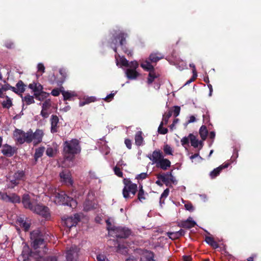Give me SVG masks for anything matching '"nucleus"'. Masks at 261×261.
<instances>
[{
  "instance_id": "nucleus-11",
  "label": "nucleus",
  "mask_w": 261,
  "mask_h": 261,
  "mask_svg": "<svg viewBox=\"0 0 261 261\" xmlns=\"http://www.w3.org/2000/svg\"><path fill=\"white\" fill-rule=\"evenodd\" d=\"M80 248L76 245H72L67 249L66 257L67 261H77L79 258Z\"/></svg>"
},
{
  "instance_id": "nucleus-12",
  "label": "nucleus",
  "mask_w": 261,
  "mask_h": 261,
  "mask_svg": "<svg viewBox=\"0 0 261 261\" xmlns=\"http://www.w3.org/2000/svg\"><path fill=\"white\" fill-rule=\"evenodd\" d=\"M132 233L130 229L126 227L119 226L114 229V233L112 235H114L117 238H127Z\"/></svg>"
},
{
  "instance_id": "nucleus-34",
  "label": "nucleus",
  "mask_w": 261,
  "mask_h": 261,
  "mask_svg": "<svg viewBox=\"0 0 261 261\" xmlns=\"http://www.w3.org/2000/svg\"><path fill=\"white\" fill-rule=\"evenodd\" d=\"M21 96L22 97V101L24 102L27 105H30L35 103V100L34 99V96H31L29 94H28L24 97L21 95Z\"/></svg>"
},
{
  "instance_id": "nucleus-7",
  "label": "nucleus",
  "mask_w": 261,
  "mask_h": 261,
  "mask_svg": "<svg viewBox=\"0 0 261 261\" xmlns=\"http://www.w3.org/2000/svg\"><path fill=\"white\" fill-rule=\"evenodd\" d=\"M95 193L92 190H89L87 198L84 203V210L88 212L98 207V203L94 200Z\"/></svg>"
},
{
  "instance_id": "nucleus-13",
  "label": "nucleus",
  "mask_w": 261,
  "mask_h": 261,
  "mask_svg": "<svg viewBox=\"0 0 261 261\" xmlns=\"http://www.w3.org/2000/svg\"><path fill=\"white\" fill-rule=\"evenodd\" d=\"M59 73L61 77L59 79L57 78L54 74H53L49 82L51 84H56L58 86H61L65 81L67 76V72L65 69L61 68L59 70Z\"/></svg>"
},
{
  "instance_id": "nucleus-19",
  "label": "nucleus",
  "mask_w": 261,
  "mask_h": 261,
  "mask_svg": "<svg viewBox=\"0 0 261 261\" xmlns=\"http://www.w3.org/2000/svg\"><path fill=\"white\" fill-rule=\"evenodd\" d=\"M230 165L229 162H225L222 165H220L218 167L214 169L210 173V176L211 178H214L217 177L218 175H219L220 172L222 171L223 169H225L227 168Z\"/></svg>"
},
{
  "instance_id": "nucleus-54",
  "label": "nucleus",
  "mask_w": 261,
  "mask_h": 261,
  "mask_svg": "<svg viewBox=\"0 0 261 261\" xmlns=\"http://www.w3.org/2000/svg\"><path fill=\"white\" fill-rule=\"evenodd\" d=\"M120 58V62L121 65L125 67H128L129 65L128 61L124 57H119Z\"/></svg>"
},
{
  "instance_id": "nucleus-16",
  "label": "nucleus",
  "mask_w": 261,
  "mask_h": 261,
  "mask_svg": "<svg viewBox=\"0 0 261 261\" xmlns=\"http://www.w3.org/2000/svg\"><path fill=\"white\" fill-rule=\"evenodd\" d=\"M1 151L2 153L6 156L11 157L16 153L17 148L6 144L3 145V147Z\"/></svg>"
},
{
  "instance_id": "nucleus-20",
  "label": "nucleus",
  "mask_w": 261,
  "mask_h": 261,
  "mask_svg": "<svg viewBox=\"0 0 261 261\" xmlns=\"http://www.w3.org/2000/svg\"><path fill=\"white\" fill-rule=\"evenodd\" d=\"M196 224V222L192 220L191 217H189L187 220L181 221L178 226L184 228L190 229L194 227Z\"/></svg>"
},
{
  "instance_id": "nucleus-18",
  "label": "nucleus",
  "mask_w": 261,
  "mask_h": 261,
  "mask_svg": "<svg viewBox=\"0 0 261 261\" xmlns=\"http://www.w3.org/2000/svg\"><path fill=\"white\" fill-rule=\"evenodd\" d=\"M148 158L153 163L156 164L164 156L162 152L160 149H156L154 150L151 154H149Z\"/></svg>"
},
{
  "instance_id": "nucleus-45",
  "label": "nucleus",
  "mask_w": 261,
  "mask_h": 261,
  "mask_svg": "<svg viewBox=\"0 0 261 261\" xmlns=\"http://www.w3.org/2000/svg\"><path fill=\"white\" fill-rule=\"evenodd\" d=\"M163 150L165 155H173V149L168 144L164 145L163 147Z\"/></svg>"
},
{
  "instance_id": "nucleus-43",
  "label": "nucleus",
  "mask_w": 261,
  "mask_h": 261,
  "mask_svg": "<svg viewBox=\"0 0 261 261\" xmlns=\"http://www.w3.org/2000/svg\"><path fill=\"white\" fill-rule=\"evenodd\" d=\"M158 76L156 75L154 70L152 71H149L148 74V77L147 79V83L148 84H151L154 81V79L157 78Z\"/></svg>"
},
{
  "instance_id": "nucleus-3",
  "label": "nucleus",
  "mask_w": 261,
  "mask_h": 261,
  "mask_svg": "<svg viewBox=\"0 0 261 261\" xmlns=\"http://www.w3.org/2000/svg\"><path fill=\"white\" fill-rule=\"evenodd\" d=\"M47 236L48 234L39 229L33 230L30 234L32 247L34 249H37L44 245L45 240L47 239Z\"/></svg>"
},
{
  "instance_id": "nucleus-26",
  "label": "nucleus",
  "mask_w": 261,
  "mask_h": 261,
  "mask_svg": "<svg viewBox=\"0 0 261 261\" xmlns=\"http://www.w3.org/2000/svg\"><path fill=\"white\" fill-rule=\"evenodd\" d=\"M10 202L13 203H19L21 202L20 197L15 193H12L11 195H8L7 202Z\"/></svg>"
},
{
  "instance_id": "nucleus-31",
  "label": "nucleus",
  "mask_w": 261,
  "mask_h": 261,
  "mask_svg": "<svg viewBox=\"0 0 261 261\" xmlns=\"http://www.w3.org/2000/svg\"><path fill=\"white\" fill-rule=\"evenodd\" d=\"M199 133L201 139L203 141L205 140L208 135V130L206 126L202 125L199 129Z\"/></svg>"
},
{
  "instance_id": "nucleus-39",
  "label": "nucleus",
  "mask_w": 261,
  "mask_h": 261,
  "mask_svg": "<svg viewBox=\"0 0 261 261\" xmlns=\"http://www.w3.org/2000/svg\"><path fill=\"white\" fill-rule=\"evenodd\" d=\"M16 86L17 87V90L18 91V94H22L25 91V86L23 82L20 80L16 84Z\"/></svg>"
},
{
  "instance_id": "nucleus-2",
  "label": "nucleus",
  "mask_w": 261,
  "mask_h": 261,
  "mask_svg": "<svg viewBox=\"0 0 261 261\" xmlns=\"http://www.w3.org/2000/svg\"><path fill=\"white\" fill-rule=\"evenodd\" d=\"M63 146V155L64 159L67 161H72L75 155L81 151L79 141L76 139L65 141Z\"/></svg>"
},
{
  "instance_id": "nucleus-25",
  "label": "nucleus",
  "mask_w": 261,
  "mask_h": 261,
  "mask_svg": "<svg viewBox=\"0 0 261 261\" xmlns=\"http://www.w3.org/2000/svg\"><path fill=\"white\" fill-rule=\"evenodd\" d=\"M157 178L162 180L166 186H171V184L169 179V177L168 175V172L166 173L158 174Z\"/></svg>"
},
{
  "instance_id": "nucleus-1",
  "label": "nucleus",
  "mask_w": 261,
  "mask_h": 261,
  "mask_svg": "<svg viewBox=\"0 0 261 261\" xmlns=\"http://www.w3.org/2000/svg\"><path fill=\"white\" fill-rule=\"evenodd\" d=\"M21 201L25 208L30 210L33 212L41 216L45 219L50 218V214L49 208L41 204H34L32 202L29 194H23Z\"/></svg>"
},
{
  "instance_id": "nucleus-5",
  "label": "nucleus",
  "mask_w": 261,
  "mask_h": 261,
  "mask_svg": "<svg viewBox=\"0 0 261 261\" xmlns=\"http://www.w3.org/2000/svg\"><path fill=\"white\" fill-rule=\"evenodd\" d=\"M124 187L122 190V194L125 199L132 198L135 196L138 191V186L136 184L133 183L129 178L123 179Z\"/></svg>"
},
{
  "instance_id": "nucleus-24",
  "label": "nucleus",
  "mask_w": 261,
  "mask_h": 261,
  "mask_svg": "<svg viewBox=\"0 0 261 261\" xmlns=\"http://www.w3.org/2000/svg\"><path fill=\"white\" fill-rule=\"evenodd\" d=\"M127 78L129 80H135L139 75V72L134 69H127L125 71Z\"/></svg>"
},
{
  "instance_id": "nucleus-55",
  "label": "nucleus",
  "mask_w": 261,
  "mask_h": 261,
  "mask_svg": "<svg viewBox=\"0 0 261 261\" xmlns=\"http://www.w3.org/2000/svg\"><path fill=\"white\" fill-rule=\"evenodd\" d=\"M46 154L49 157H53L55 154V151L52 147H48L46 150Z\"/></svg>"
},
{
  "instance_id": "nucleus-56",
  "label": "nucleus",
  "mask_w": 261,
  "mask_h": 261,
  "mask_svg": "<svg viewBox=\"0 0 261 261\" xmlns=\"http://www.w3.org/2000/svg\"><path fill=\"white\" fill-rule=\"evenodd\" d=\"M129 65L128 67H130L132 69H134L136 70V69L139 66V64L136 61H131L130 63H129Z\"/></svg>"
},
{
  "instance_id": "nucleus-21",
  "label": "nucleus",
  "mask_w": 261,
  "mask_h": 261,
  "mask_svg": "<svg viewBox=\"0 0 261 261\" xmlns=\"http://www.w3.org/2000/svg\"><path fill=\"white\" fill-rule=\"evenodd\" d=\"M156 166L164 170H166L171 166V162L168 159L163 158L156 164Z\"/></svg>"
},
{
  "instance_id": "nucleus-50",
  "label": "nucleus",
  "mask_w": 261,
  "mask_h": 261,
  "mask_svg": "<svg viewBox=\"0 0 261 261\" xmlns=\"http://www.w3.org/2000/svg\"><path fill=\"white\" fill-rule=\"evenodd\" d=\"M114 172L115 175H116L117 176L119 177H123V172L121 171V169L117 166H116L114 168Z\"/></svg>"
},
{
  "instance_id": "nucleus-29",
  "label": "nucleus",
  "mask_w": 261,
  "mask_h": 261,
  "mask_svg": "<svg viewBox=\"0 0 261 261\" xmlns=\"http://www.w3.org/2000/svg\"><path fill=\"white\" fill-rule=\"evenodd\" d=\"M44 150V147H40L35 149V152L34 154L35 163L37 162L39 158H41L43 155Z\"/></svg>"
},
{
  "instance_id": "nucleus-41",
  "label": "nucleus",
  "mask_w": 261,
  "mask_h": 261,
  "mask_svg": "<svg viewBox=\"0 0 261 261\" xmlns=\"http://www.w3.org/2000/svg\"><path fill=\"white\" fill-rule=\"evenodd\" d=\"M6 100L3 101L2 105L3 108L10 109L13 105L11 99L8 96H6Z\"/></svg>"
},
{
  "instance_id": "nucleus-33",
  "label": "nucleus",
  "mask_w": 261,
  "mask_h": 261,
  "mask_svg": "<svg viewBox=\"0 0 261 261\" xmlns=\"http://www.w3.org/2000/svg\"><path fill=\"white\" fill-rule=\"evenodd\" d=\"M19 225L21 227L23 228L25 231L29 230L30 227V223L24 221L21 218L18 219Z\"/></svg>"
},
{
  "instance_id": "nucleus-58",
  "label": "nucleus",
  "mask_w": 261,
  "mask_h": 261,
  "mask_svg": "<svg viewBox=\"0 0 261 261\" xmlns=\"http://www.w3.org/2000/svg\"><path fill=\"white\" fill-rule=\"evenodd\" d=\"M50 102L49 100H46L43 103L42 106V109L47 110L50 107Z\"/></svg>"
},
{
  "instance_id": "nucleus-32",
  "label": "nucleus",
  "mask_w": 261,
  "mask_h": 261,
  "mask_svg": "<svg viewBox=\"0 0 261 261\" xmlns=\"http://www.w3.org/2000/svg\"><path fill=\"white\" fill-rule=\"evenodd\" d=\"M34 96L36 99L43 101L49 96V93L43 91L39 93H34Z\"/></svg>"
},
{
  "instance_id": "nucleus-10",
  "label": "nucleus",
  "mask_w": 261,
  "mask_h": 261,
  "mask_svg": "<svg viewBox=\"0 0 261 261\" xmlns=\"http://www.w3.org/2000/svg\"><path fill=\"white\" fill-rule=\"evenodd\" d=\"M29 132V137H30V143L33 142L34 145H36L42 141V138L44 136V132L42 129H37L34 133L33 132L31 129H30Z\"/></svg>"
},
{
  "instance_id": "nucleus-63",
  "label": "nucleus",
  "mask_w": 261,
  "mask_h": 261,
  "mask_svg": "<svg viewBox=\"0 0 261 261\" xmlns=\"http://www.w3.org/2000/svg\"><path fill=\"white\" fill-rule=\"evenodd\" d=\"M124 143L128 149H130L132 148V141L130 139H125Z\"/></svg>"
},
{
  "instance_id": "nucleus-53",
  "label": "nucleus",
  "mask_w": 261,
  "mask_h": 261,
  "mask_svg": "<svg viewBox=\"0 0 261 261\" xmlns=\"http://www.w3.org/2000/svg\"><path fill=\"white\" fill-rule=\"evenodd\" d=\"M148 176V174L146 172H143L138 175H137L136 177V179L139 180H143L146 178Z\"/></svg>"
},
{
  "instance_id": "nucleus-52",
  "label": "nucleus",
  "mask_w": 261,
  "mask_h": 261,
  "mask_svg": "<svg viewBox=\"0 0 261 261\" xmlns=\"http://www.w3.org/2000/svg\"><path fill=\"white\" fill-rule=\"evenodd\" d=\"M97 261H110L106 256L102 254H99L96 256Z\"/></svg>"
},
{
  "instance_id": "nucleus-23",
  "label": "nucleus",
  "mask_w": 261,
  "mask_h": 261,
  "mask_svg": "<svg viewBox=\"0 0 261 261\" xmlns=\"http://www.w3.org/2000/svg\"><path fill=\"white\" fill-rule=\"evenodd\" d=\"M28 87L33 90L34 93H39L43 91V86L39 83L34 82L30 84Z\"/></svg>"
},
{
  "instance_id": "nucleus-8",
  "label": "nucleus",
  "mask_w": 261,
  "mask_h": 261,
  "mask_svg": "<svg viewBox=\"0 0 261 261\" xmlns=\"http://www.w3.org/2000/svg\"><path fill=\"white\" fill-rule=\"evenodd\" d=\"M127 37L128 35L127 33L121 31L114 37V40L116 42L118 40L123 52L128 56H132L133 55L132 51L129 50L126 46V38Z\"/></svg>"
},
{
  "instance_id": "nucleus-49",
  "label": "nucleus",
  "mask_w": 261,
  "mask_h": 261,
  "mask_svg": "<svg viewBox=\"0 0 261 261\" xmlns=\"http://www.w3.org/2000/svg\"><path fill=\"white\" fill-rule=\"evenodd\" d=\"M60 89L58 88H55L52 90L51 92V94L52 95L54 96H58L60 95V93H61V91H63L64 88L63 87L60 86Z\"/></svg>"
},
{
  "instance_id": "nucleus-40",
  "label": "nucleus",
  "mask_w": 261,
  "mask_h": 261,
  "mask_svg": "<svg viewBox=\"0 0 261 261\" xmlns=\"http://www.w3.org/2000/svg\"><path fill=\"white\" fill-rule=\"evenodd\" d=\"M169 194V189L168 188L166 189L163 193L161 194L160 199V204L162 206L163 204H165V200Z\"/></svg>"
},
{
  "instance_id": "nucleus-62",
  "label": "nucleus",
  "mask_w": 261,
  "mask_h": 261,
  "mask_svg": "<svg viewBox=\"0 0 261 261\" xmlns=\"http://www.w3.org/2000/svg\"><path fill=\"white\" fill-rule=\"evenodd\" d=\"M114 95L115 93H112L108 95L104 99L106 101L109 102L113 99Z\"/></svg>"
},
{
  "instance_id": "nucleus-17",
  "label": "nucleus",
  "mask_w": 261,
  "mask_h": 261,
  "mask_svg": "<svg viewBox=\"0 0 261 261\" xmlns=\"http://www.w3.org/2000/svg\"><path fill=\"white\" fill-rule=\"evenodd\" d=\"M60 177L62 181L65 182L67 185H72L73 180L71 179V175L70 172L68 170H63L60 173Z\"/></svg>"
},
{
  "instance_id": "nucleus-57",
  "label": "nucleus",
  "mask_w": 261,
  "mask_h": 261,
  "mask_svg": "<svg viewBox=\"0 0 261 261\" xmlns=\"http://www.w3.org/2000/svg\"><path fill=\"white\" fill-rule=\"evenodd\" d=\"M167 235L170 239L174 240L179 238L176 232H168Z\"/></svg>"
},
{
  "instance_id": "nucleus-61",
  "label": "nucleus",
  "mask_w": 261,
  "mask_h": 261,
  "mask_svg": "<svg viewBox=\"0 0 261 261\" xmlns=\"http://www.w3.org/2000/svg\"><path fill=\"white\" fill-rule=\"evenodd\" d=\"M189 137H184L181 140V145L182 146H185L186 145H188L189 144Z\"/></svg>"
},
{
  "instance_id": "nucleus-6",
  "label": "nucleus",
  "mask_w": 261,
  "mask_h": 261,
  "mask_svg": "<svg viewBox=\"0 0 261 261\" xmlns=\"http://www.w3.org/2000/svg\"><path fill=\"white\" fill-rule=\"evenodd\" d=\"M7 178L10 182L8 185V188L13 189L19 185L20 181L24 180L25 172L23 170H18Z\"/></svg>"
},
{
  "instance_id": "nucleus-64",
  "label": "nucleus",
  "mask_w": 261,
  "mask_h": 261,
  "mask_svg": "<svg viewBox=\"0 0 261 261\" xmlns=\"http://www.w3.org/2000/svg\"><path fill=\"white\" fill-rule=\"evenodd\" d=\"M47 110L42 109L40 115L44 118H47L49 116V113L47 112Z\"/></svg>"
},
{
  "instance_id": "nucleus-48",
  "label": "nucleus",
  "mask_w": 261,
  "mask_h": 261,
  "mask_svg": "<svg viewBox=\"0 0 261 261\" xmlns=\"http://www.w3.org/2000/svg\"><path fill=\"white\" fill-rule=\"evenodd\" d=\"M106 222L107 226V229L109 233L112 235V233H114V229H115L116 227L113 226L109 220H107Z\"/></svg>"
},
{
  "instance_id": "nucleus-44",
  "label": "nucleus",
  "mask_w": 261,
  "mask_h": 261,
  "mask_svg": "<svg viewBox=\"0 0 261 261\" xmlns=\"http://www.w3.org/2000/svg\"><path fill=\"white\" fill-rule=\"evenodd\" d=\"M96 100V98L94 97H89L87 98L84 101H81L79 103L80 107H83L85 105L89 104L90 102H94Z\"/></svg>"
},
{
  "instance_id": "nucleus-46",
  "label": "nucleus",
  "mask_w": 261,
  "mask_h": 261,
  "mask_svg": "<svg viewBox=\"0 0 261 261\" xmlns=\"http://www.w3.org/2000/svg\"><path fill=\"white\" fill-rule=\"evenodd\" d=\"M127 248L123 245L118 244L117 246V251L123 254L127 253Z\"/></svg>"
},
{
  "instance_id": "nucleus-4",
  "label": "nucleus",
  "mask_w": 261,
  "mask_h": 261,
  "mask_svg": "<svg viewBox=\"0 0 261 261\" xmlns=\"http://www.w3.org/2000/svg\"><path fill=\"white\" fill-rule=\"evenodd\" d=\"M55 195V202L59 205H64L75 208L77 206V202L73 198L68 196L64 191L56 192Z\"/></svg>"
},
{
  "instance_id": "nucleus-47",
  "label": "nucleus",
  "mask_w": 261,
  "mask_h": 261,
  "mask_svg": "<svg viewBox=\"0 0 261 261\" xmlns=\"http://www.w3.org/2000/svg\"><path fill=\"white\" fill-rule=\"evenodd\" d=\"M165 125V124L163 122H161L159 127H158V132L160 134H162V135H165L168 132V130L167 128H165V127H163V125Z\"/></svg>"
},
{
  "instance_id": "nucleus-42",
  "label": "nucleus",
  "mask_w": 261,
  "mask_h": 261,
  "mask_svg": "<svg viewBox=\"0 0 261 261\" xmlns=\"http://www.w3.org/2000/svg\"><path fill=\"white\" fill-rule=\"evenodd\" d=\"M172 115V111L171 110L165 113V114L163 116V120L162 122H163L165 125H166L168 122L169 119L171 117Z\"/></svg>"
},
{
  "instance_id": "nucleus-22",
  "label": "nucleus",
  "mask_w": 261,
  "mask_h": 261,
  "mask_svg": "<svg viewBox=\"0 0 261 261\" xmlns=\"http://www.w3.org/2000/svg\"><path fill=\"white\" fill-rule=\"evenodd\" d=\"M154 254L151 251L146 250L142 255L140 261H155Z\"/></svg>"
},
{
  "instance_id": "nucleus-51",
  "label": "nucleus",
  "mask_w": 261,
  "mask_h": 261,
  "mask_svg": "<svg viewBox=\"0 0 261 261\" xmlns=\"http://www.w3.org/2000/svg\"><path fill=\"white\" fill-rule=\"evenodd\" d=\"M173 110H171L172 111V114H173V115L174 117H177L178 116L180 113V108L179 106H174L172 108Z\"/></svg>"
},
{
  "instance_id": "nucleus-30",
  "label": "nucleus",
  "mask_w": 261,
  "mask_h": 261,
  "mask_svg": "<svg viewBox=\"0 0 261 261\" xmlns=\"http://www.w3.org/2000/svg\"><path fill=\"white\" fill-rule=\"evenodd\" d=\"M205 241L213 248L216 249L219 247L218 244L214 240L213 237L209 236L205 237Z\"/></svg>"
},
{
  "instance_id": "nucleus-9",
  "label": "nucleus",
  "mask_w": 261,
  "mask_h": 261,
  "mask_svg": "<svg viewBox=\"0 0 261 261\" xmlns=\"http://www.w3.org/2000/svg\"><path fill=\"white\" fill-rule=\"evenodd\" d=\"M15 140L19 144H22L24 142L30 143L29 132H24L21 129L16 128L13 133Z\"/></svg>"
},
{
  "instance_id": "nucleus-37",
  "label": "nucleus",
  "mask_w": 261,
  "mask_h": 261,
  "mask_svg": "<svg viewBox=\"0 0 261 261\" xmlns=\"http://www.w3.org/2000/svg\"><path fill=\"white\" fill-rule=\"evenodd\" d=\"M140 66L142 68L146 71H152L154 70V67L147 61L141 63Z\"/></svg>"
},
{
  "instance_id": "nucleus-38",
  "label": "nucleus",
  "mask_w": 261,
  "mask_h": 261,
  "mask_svg": "<svg viewBox=\"0 0 261 261\" xmlns=\"http://www.w3.org/2000/svg\"><path fill=\"white\" fill-rule=\"evenodd\" d=\"M189 137L191 141V145L194 148L198 147L199 146V140L196 139V136L192 134H190Z\"/></svg>"
},
{
  "instance_id": "nucleus-36",
  "label": "nucleus",
  "mask_w": 261,
  "mask_h": 261,
  "mask_svg": "<svg viewBox=\"0 0 261 261\" xmlns=\"http://www.w3.org/2000/svg\"><path fill=\"white\" fill-rule=\"evenodd\" d=\"M147 195V193L145 192V191H138L137 194V199L135 200V202H137V201H139L141 202H142L143 200L146 199V196Z\"/></svg>"
},
{
  "instance_id": "nucleus-27",
  "label": "nucleus",
  "mask_w": 261,
  "mask_h": 261,
  "mask_svg": "<svg viewBox=\"0 0 261 261\" xmlns=\"http://www.w3.org/2000/svg\"><path fill=\"white\" fill-rule=\"evenodd\" d=\"M135 144L138 146H140L143 144V138L141 131H138L136 133L135 136Z\"/></svg>"
},
{
  "instance_id": "nucleus-59",
  "label": "nucleus",
  "mask_w": 261,
  "mask_h": 261,
  "mask_svg": "<svg viewBox=\"0 0 261 261\" xmlns=\"http://www.w3.org/2000/svg\"><path fill=\"white\" fill-rule=\"evenodd\" d=\"M168 176L169 177V179H170V184H176L177 180L175 179V177L172 174V172L171 171V172H168Z\"/></svg>"
},
{
  "instance_id": "nucleus-28",
  "label": "nucleus",
  "mask_w": 261,
  "mask_h": 261,
  "mask_svg": "<svg viewBox=\"0 0 261 261\" xmlns=\"http://www.w3.org/2000/svg\"><path fill=\"white\" fill-rule=\"evenodd\" d=\"M163 58V56L159 53H152L149 57V59L152 63H156Z\"/></svg>"
},
{
  "instance_id": "nucleus-60",
  "label": "nucleus",
  "mask_w": 261,
  "mask_h": 261,
  "mask_svg": "<svg viewBox=\"0 0 261 261\" xmlns=\"http://www.w3.org/2000/svg\"><path fill=\"white\" fill-rule=\"evenodd\" d=\"M5 46L8 49H11L14 47V43L11 41H6L5 43Z\"/></svg>"
},
{
  "instance_id": "nucleus-14",
  "label": "nucleus",
  "mask_w": 261,
  "mask_h": 261,
  "mask_svg": "<svg viewBox=\"0 0 261 261\" xmlns=\"http://www.w3.org/2000/svg\"><path fill=\"white\" fill-rule=\"evenodd\" d=\"M80 221V217L78 214H75L73 216L69 217L64 220V223L68 228L75 226Z\"/></svg>"
},
{
  "instance_id": "nucleus-35",
  "label": "nucleus",
  "mask_w": 261,
  "mask_h": 261,
  "mask_svg": "<svg viewBox=\"0 0 261 261\" xmlns=\"http://www.w3.org/2000/svg\"><path fill=\"white\" fill-rule=\"evenodd\" d=\"M61 93L63 96L64 100H70L72 97L76 96V94L74 93V92L65 91L64 90L63 91H61Z\"/></svg>"
},
{
  "instance_id": "nucleus-15",
  "label": "nucleus",
  "mask_w": 261,
  "mask_h": 261,
  "mask_svg": "<svg viewBox=\"0 0 261 261\" xmlns=\"http://www.w3.org/2000/svg\"><path fill=\"white\" fill-rule=\"evenodd\" d=\"M50 132L52 134L57 133L60 127L59 117L56 115H52L50 118Z\"/></svg>"
}]
</instances>
